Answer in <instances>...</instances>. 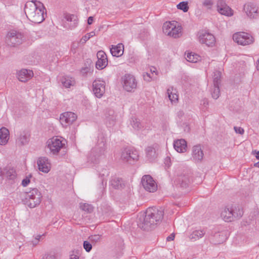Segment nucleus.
Returning <instances> with one entry per match:
<instances>
[{
    "mask_svg": "<svg viewBox=\"0 0 259 259\" xmlns=\"http://www.w3.org/2000/svg\"><path fill=\"white\" fill-rule=\"evenodd\" d=\"M24 12L27 18L32 22L40 23L45 19V8L38 1H30L26 3Z\"/></svg>",
    "mask_w": 259,
    "mask_h": 259,
    "instance_id": "1",
    "label": "nucleus"
},
{
    "mask_svg": "<svg viewBox=\"0 0 259 259\" xmlns=\"http://www.w3.org/2000/svg\"><path fill=\"white\" fill-rule=\"evenodd\" d=\"M163 215L164 211L162 208H148L145 217L138 223V226L142 229L148 231L162 221Z\"/></svg>",
    "mask_w": 259,
    "mask_h": 259,
    "instance_id": "2",
    "label": "nucleus"
},
{
    "mask_svg": "<svg viewBox=\"0 0 259 259\" xmlns=\"http://www.w3.org/2000/svg\"><path fill=\"white\" fill-rule=\"evenodd\" d=\"M221 218L227 222L233 221L235 219H239L243 215V210L238 206L227 205L221 210Z\"/></svg>",
    "mask_w": 259,
    "mask_h": 259,
    "instance_id": "3",
    "label": "nucleus"
},
{
    "mask_svg": "<svg viewBox=\"0 0 259 259\" xmlns=\"http://www.w3.org/2000/svg\"><path fill=\"white\" fill-rule=\"evenodd\" d=\"M65 146V141L57 136L49 139L47 142V147L53 155H57Z\"/></svg>",
    "mask_w": 259,
    "mask_h": 259,
    "instance_id": "4",
    "label": "nucleus"
},
{
    "mask_svg": "<svg viewBox=\"0 0 259 259\" xmlns=\"http://www.w3.org/2000/svg\"><path fill=\"white\" fill-rule=\"evenodd\" d=\"M6 41L8 46L16 47L23 42L24 36L21 32L14 30H11L6 35Z\"/></svg>",
    "mask_w": 259,
    "mask_h": 259,
    "instance_id": "5",
    "label": "nucleus"
},
{
    "mask_svg": "<svg viewBox=\"0 0 259 259\" xmlns=\"http://www.w3.org/2000/svg\"><path fill=\"white\" fill-rule=\"evenodd\" d=\"M42 195L36 188H34L27 194L26 200L28 205L30 208H34L39 205L41 202Z\"/></svg>",
    "mask_w": 259,
    "mask_h": 259,
    "instance_id": "6",
    "label": "nucleus"
},
{
    "mask_svg": "<svg viewBox=\"0 0 259 259\" xmlns=\"http://www.w3.org/2000/svg\"><path fill=\"white\" fill-rule=\"evenodd\" d=\"M163 33L170 37H178V25L177 21H172L165 22L162 27Z\"/></svg>",
    "mask_w": 259,
    "mask_h": 259,
    "instance_id": "7",
    "label": "nucleus"
},
{
    "mask_svg": "<svg viewBox=\"0 0 259 259\" xmlns=\"http://www.w3.org/2000/svg\"><path fill=\"white\" fill-rule=\"evenodd\" d=\"M233 40L238 45H249L254 41L253 37L249 33L244 32H238L233 35Z\"/></svg>",
    "mask_w": 259,
    "mask_h": 259,
    "instance_id": "8",
    "label": "nucleus"
},
{
    "mask_svg": "<svg viewBox=\"0 0 259 259\" xmlns=\"http://www.w3.org/2000/svg\"><path fill=\"white\" fill-rule=\"evenodd\" d=\"M123 88L127 92L134 91L137 88V81L133 75L126 74L121 79Z\"/></svg>",
    "mask_w": 259,
    "mask_h": 259,
    "instance_id": "9",
    "label": "nucleus"
},
{
    "mask_svg": "<svg viewBox=\"0 0 259 259\" xmlns=\"http://www.w3.org/2000/svg\"><path fill=\"white\" fill-rule=\"evenodd\" d=\"M138 157V152L132 148H125L121 152V159L130 163L137 160Z\"/></svg>",
    "mask_w": 259,
    "mask_h": 259,
    "instance_id": "10",
    "label": "nucleus"
},
{
    "mask_svg": "<svg viewBox=\"0 0 259 259\" xmlns=\"http://www.w3.org/2000/svg\"><path fill=\"white\" fill-rule=\"evenodd\" d=\"M141 183L144 189L148 192L153 193L157 189V183L150 175L144 176Z\"/></svg>",
    "mask_w": 259,
    "mask_h": 259,
    "instance_id": "11",
    "label": "nucleus"
},
{
    "mask_svg": "<svg viewBox=\"0 0 259 259\" xmlns=\"http://www.w3.org/2000/svg\"><path fill=\"white\" fill-rule=\"evenodd\" d=\"M199 41L208 47H212L215 42V38L213 34L206 31H201L198 34Z\"/></svg>",
    "mask_w": 259,
    "mask_h": 259,
    "instance_id": "12",
    "label": "nucleus"
},
{
    "mask_svg": "<svg viewBox=\"0 0 259 259\" xmlns=\"http://www.w3.org/2000/svg\"><path fill=\"white\" fill-rule=\"evenodd\" d=\"M93 91L96 97L101 98L105 91V83L101 80H95L93 83Z\"/></svg>",
    "mask_w": 259,
    "mask_h": 259,
    "instance_id": "13",
    "label": "nucleus"
},
{
    "mask_svg": "<svg viewBox=\"0 0 259 259\" xmlns=\"http://www.w3.org/2000/svg\"><path fill=\"white\" fill-rule=\"evenodd\" d=\"M77 118V115L72 112H65L60 115V121L63 126L72 124Z\"/></svg>",
    "mask_w": 259,
    "mask_h": 259,
    "instance_id": "14",
    "label": "nucleus"
},
{
    "mask_svg": "<svg viewBox=\"0 0 259 259\" xmlns=\"http://www.w3.org/2000/svg\"><path fill=\"white\" fill-rule=\"evenodd\" d=\"M105 149L104 148H95L93 149L88 157V161L93 163L99 162L100 158L104 154Z\"/></svg>",
    "mask_w": 259,
    "mask_h": 259,
    "instance_id": "15",
    "label": "nucleus"
},
{
    "mask_svg": "<svg viewBox=\"0 0 259 259\" xmlns=\"http://www.w3.org/2000/svg\"><path fill=\"white\" fill-rule=\"evenodd\" d=\"M98 60L96 63V68L98 69H103L108 64V59L106 54L104 51H98L97 54Z\"/></svg>",
    "mask_w": 259,
    "mask_h": 259,
    "instance_id": "16",
    "label": "nucleus"
},
{
    "mask_svg": "<svg viewBox=\"0 0 259 259\" xmlns=\"http://www.w3.org/2000/svg\"><path fill=\"white\" fill-rule=\"evenodd\" d=\"M38 169L45 173H48L51 167V165L49 159L46 157H39L37 160Z\"/></svg>",
    "mask_w": 259,
    "mask_h": 259,
    "instance_id": "17",
    "label": "nucleus"
},
{
    "mask_svg": "<svg viewBox=\"0 0 259 259\" xmlns=\"http://www.w3.org/2000/svg\"><path fill=\"white\" fill-rule=\"evenodd\" d=\"M243 10L246 15L250 18H257L258 8L255 5L252 3L246 4L244 6Z\"/></svg>",
    "mask_w": 259,
    "mask_h": 259,
    "instance_id": "18",
    "label": "nucleus"
},
{
    "mask_svg": "<svg viewBox=\"0 0 259 259\" xmlns=\"http://www.w3.org/2000/svg\"><path fill=\"white\" fill-rule=\"evenodd\" d=\"M65 19L66 20L64 27L69 29H74L75 28L78 24V18L77 17L73 14H67L65 16Z\"/></svg>",
    "mask_w": 259,
    "mask_h": 259,
    "instance_id": "19",
    "label": "nucleus"
},
{
    "mask_svg": "<svg viewBox=\"0 0 259 259\" xmlns=\"http://www.w3.org/2000/svg\"><path fill=\"white\" fill-rule=\"evenodd\" d=\"M116 116L112 109H106L104 112V121L108 126H111L115 122Z\"/></svg>",
    "mask_w": 259,
    "mask_h": 259,
    "instance_id": "20",
    "label": "nucleus"
},
{
    "mask_svg": "<svg viewBox=\"0 0 259 259\" xmlns=\"http://www.w3.org/2000/svg\"><path fill=\"white\" fill-rule=\"evenodd\" d=\"M17 78L19 81L25 82L30 79L33 76V72L31 70L22 69L17 72Z\"/></svg>",
    "mask_w": 259,
    "mask_h": 259,
    "instance_id": "21",
    "label": "nucleus"
},
{
    "mask_svg": "<svg viewBox=\"0 0 259 259\" xmlns=\"http://www.w3.org/2000/svg\"><path fill=\"white\" fill-rule=\"evenodd\" d=\"M203 152L200 145H195L192 148V157L196 162H200L203 159Z\"/></svg>",
    "mask_w": 259,
    "mask_h": 259,
    "instance_id": "22",
    "label": "nucleus"
},
{
    "mask_svg": "<svg viewBox=\"0 0 259 259\" xmlns=\"http://www.w3.org/2000/svg\"><path fill=\"white\" fill-rule=\"evenodd\" d=\"M158 71L155 67L151 66L150 68V71L144 72L143 74V79L145 81L150 82L157 79Z\"/></svg>",
    "mask_w": 259,
    "mask_h": 259,
    "instance_id": "23",
    "label": "nucleus"
},
{
    "mask_svg": "<svg viewBox=\"0 0 259 259\" xmlns=\"http://www.w3.org/2000/svg\"><path fill=\"white\" fill-rule=\"evenodd\" d=\"M205 232L203 230H194L188 235V238L191 242H195L204 236Z\"/></svg>",
    "mask_w": 259,
    "mask_h": 259,
    "instance_id": "24",
    "label": "nucleus"
},
{
    "mask_svg": "<svg viewBox=\"0 0 259 259\" xmlns=\"http://www.w3.org/2000/svg\"><path fill=\"white\" fill-rule=\"evenodd\" d=\"M9 131L6 127H2L0 129V145H5L9 139Z\"/></svg>",
    "mask_w": 259,
    "mask_h": 259,
    "instance_id": "25",
    "label": "nucleus"
},
{
    "mask_svg": "<svg viewBox=\"0 0 259 259\" xmlns=\"http://www.w3.org/2000/svg\"><path fill=\"white\" fill-rule=\"evenodd\" d=\"M124 47L122 44H118L116 46H112L110 52L113 56L120 57L123 53Z\"/></svg>",
    "mask_w": 259,
    "mask_h": 259,
    "instance_id": "26",
    "label": "nucleus"
},
{
    "mask_svg": "<svg viewBox=\"0 0 259 259\" xmlns=\"http://www.w3.org/2000/svg\"><path fill=\"white\" fill-rule=\"evenodd\" d=\"M29 140V135L23 132L21 133L16 139V143L19 146L27 144Z\"/></svg>",
    "mask_w": 259,
    "mask_h": 259,
    "instance_id": "27",
    "label": "nucleus"
},
{
    "mask_svg": "<svg viewBox=\"0 0 259 259\" xmlns=\"http://www.w3.org/2000/svg\"><path fill=\"white\" fill-rule=\"evenodd\" d=\"M167 94L171 104L177 105L178 101V94L176 90H174L172 88H169L167 90Z\"/></svg>",
    "mask_w": 259,
    "mask_h": 259,
    "instance_id": "28",
    "label": "nucleus"
},
{
    "mask_svg": "<svg viewBox=\"0 0 259 259\" xmlns=\"http://www.w3.org/2000/svg\"><path fill=\"white\" fill-rule=\"evenodd\" d=\"M62 85L66 88H69L71 86H73L75 81L73 78L69 76H65L61 79Z\"/></svg>",
    "mask_w": 259,
    "mask_h": 259,
    "instance_id": "29",
    "label": "nucleus"
},
{
    "mask_svg": "<svg viewBox=\"0 0 259 259\" xmlns=\"http://www.w3.org/2000/svg\"><path fill=\"white\" fill-rule=\"evenodd\" d=\"M146 152L147 158L151 161L154 159L157 155L156 150L153 147H147Z\"/></svg>",
    "mask_w": 259,
    "mask_h": 259,
    "instance_id": "30",
    "label": "nucleus"
},
{
    "mask_svg": "<svg viewBox=\"0 0 259 259\" xmlns=\"http://www.w3.org/2000/svg\"><path fill=\"white\" fill-rule=\"evenodd\" d=\"M187 61L191 63H196L201 60V57L193 53H188L186 57Z\"/></svg>",
    "mask_w": 259,
    "mask_h": 259,
    "instance_id": "31",
    "label": "nucleus"
},
{
    "mask_svg": "<svg viewBox=\"0 0 259 259\" xmlns=\"http://www.w3.org/2000/svg\"><path fill=\"white\" fill-rule=\"evenodd\" d=\"M226 239V236L223 233H215L213 236L212 242L214 244H220Z\"/></svg>",
    "mask_w": 259,
    "mask_h": 259,
    "instance_id": "32",
    "label": "nucleus"
},
{
    "mask_svg": "<svg viewBox=\"0 0 259 259\" xmlns=\"http://www.w3.org/2000/svg\"><path fill=\"white\" fill-rule=\"evenodd\" d=\"M190 180L188 176L181 175L179 176V184L181 183L182 188H187L188 186Z\"/></svg>",
    "mask_w": 259,
    "mask_h": 259,
    "instance_id": "33",
    "label": "nucleus"
},
{
    "mask_svg": "<svg viewBox=\"0 0 259 259\" xmlns=\"http://www.w3.org/2000/svg\"><path fill=\"white\" fill-rule=\"evenodd\" d=\"M218 12L221 15L226 16H232L233 15V11L228 5L223 9H220Z\"/></svg>",
    "mask_w": 259,
    "mask_h": 259,
    "instance_id": "34",
    "label": "nucleus"
},
{
    "mask_svg": "<svg viewBox=\"0 0 259 259\" xmlns=\"http://www.w3.org/2000/svg\"><path fill=\"white\" fill-rule=\"evenodd\" d=\"M188 146L187 141L184 139H179V153H184L187 151Z\"/></svg>",
    "mask_w": 259,
    "mask_h": 259,
    "instance_id": "35",
    "label": "nucleus"
},
{
    "mask_svg": "<svg viewBox=\"0 0 259 259\" xmlns=\"http://www.w3.org/2000/svg\"><path fill=\"white\" fill-rule=\"evenodd\" d=\"M221 72L220 71L214 72L213 75V85H219L221 82Z\"/></svg>",
    "mask_w": 259,
    "mask_h": 259,
    "instance_id": "36",
    "label": "nucleus"
},
{
    "mask_svg": "<svg viewBox=\"0 0 259 259\" xmlns=\"http://www.w3.org/2000/svg\"><path fill=\"white\" fill-rule=\"evenodd\" d=\"M131 124L133 127L136 130H140L142 127V125L139 120L136 118H132Z\"/></svg>",
    "mask_w": 259,
    "mask_h": 259,
    "instance_id": "37",
    "label": "nucleus"
},
{
    "mask_svg": "<svg viewBox=\"0 0 259 259\" xmlns=\"http://www.w3.org/2000/svg\"><path fill=\"white\" fill-rule=\"evenodd\" d=\"M6 175L10 179H14L16 176L15 169L12 167L7 168Z\"/></svg>",
    "mask_w": 259,
    "mask_h": 259,
    "instance_id": "38",
    "label": "nucleus"
},
{
    "mask_svg": "<svg viewBox=\"0 0 259 259\" xmlns=\"http://www.w3.org/2000/svg\"><path fill=\"white\" fill-rule=\"evenodd\" d=\"M110 183L111 186L115 189H118L121 185L120 179L118 178H113Z\"/></svg>",
    "mask_w": 259,
    "mask_h": 259,
    "instance_id": "39",
    "label": "nucleus"
},
{
    "mask_svg": "<svg viewBox=\"0 0 259 259\" xmlns=\"http://www.w3.org/2000/svg\"><path fill=\"white\" fill-rule=\"evenodd\" d=\"M220 94L219 85H213V88L211 92L212 97L214 99H217Z\"/></svg>",
    "mask_w": 259,
    "mask_h": 259,
    "instance_id": "40",
    "label": "nucleus"
},
{
    "mask_svg": "<svg viewBox=\"0 0 259 259\" xmlns=\"http://www.w3.org/2000/svg\"><path fill=\"white\" fill-rule=\"evenodd\" d=\"M189 9L188 2H182L179 3V10L184 12H187Z\"/></svg>",
    "mask_w": 259,
    "mask_h": 259,
    "instance_id": "41",
    "label": "nucleus"
},
{
    "mask_svg": "<svg viewBox=\"0 0 259 259\" xmlns=\"http://www.w3.org/2000/svg\"><path fill=\"white\" fill-rule=\"evenodd\" d=\"M80 208L82 210L90 212L93 211V207L87 203L80 204Z\"/></svg>",
    "mask_w": 259,
    "mask_h": 259,
    "instance_id": "42",
    "label": "nucleus"
},
{
    "mask_svg": "<svg viewBox=\"0 0 259 259\" xmlns=\"http://www.w3.org/2000/svg\"><path fill=\"white\" fill-rule=\"evenodd\" d=\"M202 6L206 8L208 10H210L213 5V3L212 0H204L202 2Z\"/></svg>",
    "mask_w": 259,
    "mask_h": 259,
    "instance_id": "43",
    "label": "nucleus"
},
{
    "mask_svg": "<svg viewBox=\"0 0 259 259\" xmlns=\"http://www.w3.org/2000/svg\"><path fill=\"white\" fill-rule=\"evenodd\" d=\"M89 239L92 243H96L100 241L101 236L99 234L93 235L90 236Z\"/></svg>",
    "mask_w": 259,
    "mask_h": 259,
    "instance_id": "44",
    "label": "nucleus"
},
{
    "mask_svg": "<svg viewBox=\"0 0 259 259\" xmlns=\"http://www.w3.org/2000/svg\"><path fill=\"white\" fill-rule=\"evenodd\" d=\"M226 2L224 0H219L217 3V11H219L220 9H223L224 7L227 6Z\"/></svg>",
    "mask_w": 259,
    "mask_h": 259,
    "instance_id": "45",
    "label": "nucleus"
},
{
    "mask_svg": "<svg viewBox=\"0 0 259 259\" xmlns=\"http://www.w3.org/2000/svg\"><path fill=\"white\" fill-rule=\"evenodd\" d=\"M83 247L87 252H90L92 248V245L88 241H84L83 242Z\"/></svg>",
    "mask_w": 259,
    "mask_h": 259,
    "instance_id": "46",
    "label": "nucleus"
},
{
    "mask_svg": "<svg viewBox=\"0 0 259 259\" xmlns=\"http://www.w3.org/2000/svg\"><path fill=\"white\" fill-rule=\"evenodd\" d=\"M181 126L183 128L184 133H188L190 131V128L189 124L187 122H183V124L181 125Z\"/></svg>",
    "mask_w": 259,
    "mask_h": 259,
    "instance_id": "47",
    "label": "nucleus"
},
{
    "mask_svg": "<svg viewBox=\"0 0 259 259\" xmlns=\"http://www.w3.org/2000/svg\"><path fill=\"white\" fill-rule=\"evenodd\" d=\"M90 39V36H88L87 34L83 36L79 40V43L81 44H85Z\"/></svg>",
    "mask_w": 259,
    "mask_h": 259,
    "instance_id": "48",
    "label": "nucleus"
},
{
    "mask_svg": "<svg viewBox=\"0 0 259 259\" xmlns=\"http://www.w3.org/2000/svg\"><path fill=\"white\" fill-rule=\"evenodd\" d=\"M234 129L236 133L240 135H243L244 134V131L243 128L241 127L234 126Z\"/></svg>",
    "mask_w": 259,
    "mask_h": 259,
    "instance_id": "49",
    "label": "nucleus"
},
{
    "mask_svg": "<svg viewBox=\"0 0 259 259\" xmlns=\"http://www.w3.org/2000/svg\"><path fill=\"white\" fill-rule=\"evenodd\" d=\"M30 183V179L29 177H26L22 181V185L24 187H26Z\"/></svg>",
    "mask_w": 259,
    "mask_h": 259,
    "instance_id": "50",
    "label": "nucleus"
},
{
    "mask_svg": "<svg viewBox=\"0 0 259 259\" xmlns=\"http://www.w3.org/2000/svg\"><path fill=\"white\" fill-rule=\"evenodd\" d=\"M175 233H172L169 236H168L167 238H166V240L167 241H172L174 240L175 239Z\"/></svg>",
    "mask_w": 259,
    "mask_h": 259,
    "instance_id": "51",
    "label": "nucleus"
},
{
    "mask_svg": "<svg viewBox=\"0 0 259 259\" xmlns=\"http://www.w3.org/2000/svg\"><path fill=\"white\" fill-rule=\"evenodd\" d=\"M178 142V140H175L174 141V143H173L174 148L176 150V151L177 152H178V146L177 145Z\"/></svg>",
    "mask_w": 259,
    "mask_h": 259,
    "instance_id": "52",
    "label": "nucleus"
},
{
    "mask_svg": "<svg viewBox=\"0 0 259 259\" xmlns=\"http://www.w3.org/2000/svg\"><path fill=\"white\" fill-rule=\"evenodd\" d=\"M170 161V159L169 157H167L165 159V165H167V167H169L170 166L169 163Z\"/></svg>",
    "mask_w": 259,
    "mask_h": 259,
    "instance_id": "53",
    "label": "nucleus"
},
{
    "mask_svg": "<svg viewBox=\"0 0 259 259\" xmlns=\"http://www.w3.org/2000/svg\"><path fill=\"white\" fill-rule=\"evenodd\" d=\"M93 21H94L93 17L92 16L89 17L88 19V24L89 25H91L93 23Z\"/></svg>",
    "mask_w": 259,
    "mask_h": 259,
    "instance_id": "54",
    "label": "nucleus"
},
{
    "mask_svg": "<svg viewBox=\"0 0 259 259\" xmlns=\"http://www.w3.org/2000/svg\"><path fill=\"white\" fill-rule=\"evenodd\" d=\"M87 35H88V36H90V38L96 35V34L94 31H91L89 33H88Z\"/></svg>",
    "mask_w": 259,
    "mask_h": 259,
    "instance_id": "55",
    "label": "nucleus"
},
{
    "mask_svg": "<svg viewBox=\"0 0 259 259\" xmlns=\"http://www.w3.org/2000/svg\"><path fill=\"white\" fill-rule=\"evenodd\" d=\"M202 104L204 105V106H207L208 105V101L207 100V99H203L202 101Z\"/></svg>",
    "mask_w": 259,
    "mask_h": 259,
    "instance_id": "56",
    "label": "nucleus"
},
{
    "mask_svg": "<svg viewBox=\"0 0 259 259\" xmlns=\"http://www.w3.org/2000/svg\"><path fill=\"white\" fill-rule=\"evenodd\" d=\"M69 259H79V257L77 255L75 254H71Z\"/></svg>",
    "mask_w": 259,
    "mask_h": 259,
    "instance_id": "57",
    "label": "nucleus"
},
{
    "mask_svg": "<svg viewBox=\"0 0 259 259\" xmlns=\"http://www.w3.org/2000/svg\"><path fill=\"white\" fill-rule=\"evenodd\" d=\"M38 242H39L38 241H37V240H36L35 239H34V240H33L32 241V242H32V244H33V246H35V245H36V244H38Z\"/></svg>",
    "mask_w": 259,
    "mask_h": 259,
    "instance_id": "58",
    "label": "nucleus"
},
{
    "mask_svg": "<svg viewBox=\"0 0 259 259\" xmlns=\"http://www.w3.org/2000/svg\"><path fill=\"white\" fill-rule=\"evenodd\" d=\"M102 177H104L105 176H108L109 175V172L106 169L105 170V172L103 174H101Z\"/></svg>",
    "mask_w": 259,
    "mask_h": 259,
    "instance_id": "59",
    "label": "nucleus"
},
{
    "mask_svg": "<svg viewBox=\"0 0 259 259\" xmlns=\"http://www.w3.org/2000/svg\"><path fill=\"white\" fill-rule=\"evenodd\" d=\"M254 152L255 153V157L259 160V151H255Z\"/></svg>",
    "mask_w": 259,
    "mask_h": 259,
    "instance_id": "60",
    "label": "nucleus"
},
{
    "mask_svg": "<svg viewBox=\"0 0 259 259\" xmlns=\"http://www.w3.org/2000/svg\"><path fill=\"white\" fill-rule=\"evenodd\" d=\"M47 259H56V258L53 256L50 255V256H48L47 257Z\"/></svg>",
    "mask_w": 259,
    "mask_h": 259,
    "instance_id": "61",
    "label": "nucleus"
},
{
    "mask_svg": "<svg viewBox=\"0 0 259 259\" xmlns=\"http://www.w3.org/2000/svg\"><path fill=\"white\" fill-rule=\"evenodd\" d=\"M40 237H41L40 235H37L34 239H35L36 240H37V241H39Z\"/></svg>",
    "mask_w": 259,
    "mask_h": 259,
    "instance_id": "62",
    "label": "nucleus"
},
{
    "mask_svg": "<svg viewBox=\"0 0 259 259\" xmlns=\"http://www.w3.org/2000/svg\"><path fill=\"white\" fill-rule=\"evenodd\" d=\"M256 68L258 70H259V59L257 60L256 62Z\"/></svg>",
    "mask_w": 259,
    "mask_h": 259,
    "instance_id": "63",
    "label": "nucleus"
},
{
    "mask_svg": "<svg viewBox=\"0 0 259 259\" xmlns=\"http://www.w3.org/2000/svg\"><path fill=\"white\" fill-rule=\"evenodd\" d=\"M254 165L256 167H259V161L256 163L254 164Z\"/></svg>",
    "mask_w": 259,
    "mask_h": 259,
    "instance_id": "64",
    "label": "nucleus"
}]
</instances>
